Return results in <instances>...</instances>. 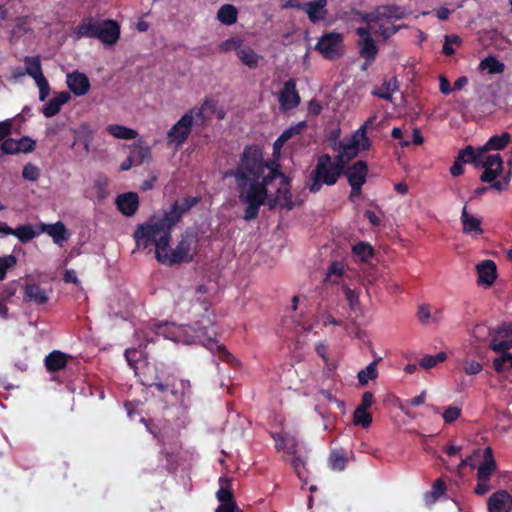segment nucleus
Instances as JSON below:
<instances>
[{"instance_id": "64", "label": "nucleus", "mask_w": 512, "mask_h": 512, "mask_svg": "<svg viewBox=\"0 0 512 512\" xmlns=\"http://www.w3.org/2000/svg\"><path fill=\"white\" fill-rule=\"evenodd\" d=\"M501 172H502V170L484 168V171L482 172V174L480 176V180L482 182L492 184L494 182V180L500 175Z\"/></svg>"}, {"instance_id": "60", "label": "nucleus", "mask_w": 512, "mask_h": 512, "mask_svg": "<svg viewBox=\"0 0 512 512\" xmlns=\"http://www.w3.org/2000/svg\"><path fill=\"white\" fill-rule=\"evenodd\" d=\"M22 176L26 180L36 181V180H38V178L40 176V172H39L38 167H36L35 165H33L31 163H28L23 167Z\"/></svg>"}, {"instance_id": "4", "label": "nucleus", "mask_w": 512, "mask_h": 512, "mask_svg": "<svg viewBox=\"0 0 512 512\" xmlns=\"http://www.w3.org/2000/svg\"><path fill=\"white\" fill-rule=\"evenodd\" d=\"M174 325L169 323H154L146 329H139L135 332V336L140 340L138 348L126 349L124 356L128 365L136 370L137 363L145 356V349L149 343H154L162 336L164 339L179 340V334L176 333Z\"/></svg>"}, {"instance_id": "45", "label": "nucleus", "mask_w": 512, "mask_h": 512, "mask_svg": "<svg viewBox=\"0 0 512 512\" xmlns=\"http://www.w3.org/2000/svg\"><path fill=\"white\" fill-rule=\"evenodd\" d=\"M142 384L147 387H155L157 391L161 393L167 391L174 393L171 389V386L168 383H163L158 375H155L154 377H148L147 375H144Z\"/></svg>"}, {"instance_id": "44", "label": "nucleus", "mask_w": 512, "mask_h": 512, "mask_svg": "<svg viewBox=\"0 0 512 512\" xmlns=\"http://www.w3.org/2000/svg\"><path fill=\"white\" fill-rule=\"evenodd\" d=\"M447 359L445 352H439L436 355H425L419 361V366L423 369H431L437 366L438 363L444 362Z\"/></svg>"}, {"instance_id": "25", "label": "nucleus", "mask_w": 512, "mask_h": 512, "mask_svg": "<svg viewBox=\"0 0 512 512\" xmlns=\"http://www.w3.org/2000/svg\"><path fill=\"white\" fill-rule=\"evenodd\" d=\"M347 452L343 448L332 449L328 457V466L332 471L342 472L348 463Z\"/></svg>"}, {"instance_id": "36", "label": "nucleus", "mask_w": 512, "mask_h": 512, "mask_svg": "<svg viewBox=\"0 0 512 512\" xmlns=\"http://www.w3.org/2000/svg\"><path fill=\"white\" fill-rule=\"evenodd\" d=\"M479 70L487 71L489 74H501L504 72L505 65L495 56H487L479 63Z\"/></svg>"}, {"instance_id": "58", "label": "nucleus", "mask_w": 512, "mask_h": 512, "mask_svg": "<svg viewBox=\"0 0 512 512\" xmlns=\"http://www.w3.org/2000/svg\"><path fill=\"white\" fill-rule=\"evenodd\" d=\"M34 81L39 89V100L45 101L50 93L48 80L45 78V76H42Z\"/></svg>"}, {"instance_id": "53", "label": "nucleus", "mask_w": 512, "mask_h": 512, "mask_svg": "<svg viewBox=\"0 0 512 512\" xmlns=\"http://www.w3.org/2000/svg\"><path fill=\"white\" fill-rule=\"evenodd\" d=\"M19 153H31L36 147V142L29 136H23L17 140Z\"/></svg>"}, {"instance_id": "12", "label": "nucleus", "mask_w": 512, "mask_h": 512, "mask_svg": "<svg viewBox=\"0 0 512 512\" xmlns=\"http://www.w3.org/2000/svg\"><path fill=\"white\" fill-rule=\"evenodd\" d=\"M489 348L494 352L509 350L512 348V324L503 323L500 325L490 341Z\"/></svg>"}, {"instance_id": "9", "label": "nucleus", "mask_w": 512, "mask_h": 512, "mask_svg": "<svg viewBox=\"0 0 512 512\" xmlns=\"http://www.w3.org/2000/svg\"><path fill=\"white\" fill-rule=\"evenodd\" d=\"M406 11L398 5H381L373 11L363 14L362 20L366 23H378L381 21L401 20L405 18Z\"/></svg>"}, {"instance_id": "48", "label": "nucleus", "mask_w": 512, "mask_h": 512, "mask_svg": "<svg viewBox=\"0 0 512 512\" xmlns=\"http://www.w3.org/2000/svg\"><path fill=\"white\" fill-rule=\"evenodd\" d=\"M17 263V258L10 254L0 257V281L6 278L7 270L12 268Z\"/></svg>"}, {"instance_id": "42", "label": "nucleus", "mask_w": 512, "mask_h": 512, "mask_svg": "<svg viewBox=\"0 0 512 512\" xmlns=\"http://www.w3.org/2000/svg\"><path fill=\"white\" fill-rule=\"evenodd\" d=\"M12 235L16 236L20 242L27 243L37 236V232L32 225L26 224L13 229Z\"/></svg>"}, {"instance_id": "15", "label": "nucleus", "mask_w": 512, "mask_h": 512, "mask_svg": "<svg viewBox=\"0 0 512 512\" xmlns=\"http://www.w3.org/2000/svg\"><path fill=\"white\" fill-rule=\"evenodd\" d=\"M489 512H510L512 510V495L506 490L493 493L487 501Z\"/></svg>"}, {"instance_id": "37", "label": "nucleus", "mask_w": 512, "mask_h": 512, "mask_svg": "<svg viewBox=\"0 0 512 512\" xmlns=\"http://www.w3.org/2000/svg\"><path fill=\"white\" fill-rule=\"evenodd\" d=\"M221 487L217 491L216 496L220 504H236L232 490L228 487L230 480L228 478H220Z\"/></svg>"}, {"instance_id": "34", "label": "nucleus", "mask_w": 512, "mask_h": 512, "mask_svg": "<svg viewBox=\"0 0 512 512\" xmlns=\"http://www.w3.org/2000/svg\"><path fill=\"white\" fill-rule=\"evenodd\" d=\"M237 9L231 4L222 5L217 12V19L224 25L230 26L237 22Z\"/></svg>"}, {"instance_id": "10", "label": "nucleus", "mask_w": 512, "mask_h": 512, "mask_svg": "<svg viewBox=\"0 0 512 512\" xmlns=\"http://www.w3.org/2000/svg\"><path fill=\"white\" fill-rule=\"evenodd\" d=\"M192 130V121L190 114H184L167 132L168 144H174L181 147L188 139Z\"/></svg>"}, {"instance_id": "54", "label": "nucleus", "mask_w": 512, "mask_h": 512, "mask_svg": "<svg viewBox=\"0 0 512 512\" xmlns=\"http://www.w3.org/2000/svg\"><path fill=\"white\" fill-rule=\"evenodd\" d=\"M482 168H491L502 170L503 169V160L500 154L489 155L486 157L484 164H482Z\"/></svg>"}, {"instance_id": "46", "label": "nucleus", "mask_w": 512, "mask_h": 512, "mask_svg": "<svg viewBox=\"0 0 512 512\" xmlns=\"http://www.w3.org/2000/svg\"><path fill=\"white\" fill-rule=\"evenodd\" d=\"M353 422L355 425L368 428L372 423V415L367 411V409L357 407L353 414Z\"/></svg>"}, {"instance_id": "21", "label": "nucleus", "mask_w": 512, "mask_h": 512, "mask_svg": "<svg viewBox=\"0 0 512 512\" xmlns=\"http://www.w3.org/2000/svg\"><path fill=\"white\" fill-rule=\"evenodd\" d=\"M71 358L70 355L60 351L53 350L50 352L44 360L46 370L49 373H55L66 368L68 360Z\"/></svg>"}, {"instance_id": "63", "label": "nucleus", "mask_w": 512, "mask_h": 512, "mask_svg": "<svg viewBox=\"0 0 512 512\" xmlns=\"http://www.w3.org/2000/svg\"><path fill=\"white\" fill-rule=\"evenodd\" d=\"M161 455H163L166 459V469L169 473H172L177 470L178 463L175 458V454L173 452H169L167 450H161Z\"/></svg>"}, {"instance_id": "43", "label": "nucleus", "mask_w": 512, "mask_h": 512, "mask_svg": "<svg viewBox=\"0 0 512 512\" xmlns=\"http://www.w3.org/2000/svg\"><path fill=\"white\" fill-rule=\"evenodd\" d=\"M377 363L375 360L371 362L365 369L358 372V381L361 385H366L369 380H374L378 376Z\"/></svg>"}, {"instance_id": "27", "label": "nucleus", "mask_w": 512, "mask_h": 512, "mask_svg": "<svg viewBox=\"0 0 512 512\" xmlns=\"http://www.w3.org/2000/svg\"><path fill=\"white\" fill-rule=\"evenodd\" d=\"M24 298L27 301L43 305L48 301V295L44 289L37 284H27L24 288Z\"/></svg>"}, {"instance_id": "49", "label": "nucleus", "mask_w": 512, "mask_h": 512, "mask_svg": "<svg viewBox=\"0 0 512 512\" xmlns=\"http://www.w3.org/2000/svg\"><path fill=\"white\" fill-rule=\"evenodd\" d=\"M0 150L3 154H6V155L19 154L17 140L13 139V138L6 137L0 144Z\"/></svg>"}, {"instance_id": "41", "label": "nucleus", "mask_w": 512, "mask_h": 512, "mask_svg": "<svg viewBox=\"0 0 512 512\" xmlns=\"http://www.w3.org/2000/svg\"><path fill=\"white\" fill-rule=\"evenodd\" d=\"M386 22L387 21H381V22H378V23H372L373 24L372 28L374 29V33L377 34V35L382 36L384 40H387L390 37H392L401 28V26L386 25Z\"/></svg>"}, {"instance_id": "29", "label": "nucleus", "mask_w": 512, "mask_h": 512, "mask_svg": "<svg viewBox=\"0 0 512 512\" xmlns=\"http://www.w3.org/2000/svg\"><path fill=\"white\" fill-rule=\"evenodd\" d=\"M130 156L135 163V166L142 165L152 159V152L149 146H141L135 143L131 146Z\"/></svg>"}, {"instance_id": "3", "label": "nucleus", "mask_w": 512, "mask_h": 512, "mask_svg": "<svg viewBox=\"0 0 512 512\" xmlns=\"http://www.w3.org/2000/svg\"><path fill=\"white\" fill-rule=\"evenodd\" d=\"M170 241L171 239H168L166 245H162L158 240L152 242V245L155 246V257L159 263L173 266L193 261L199 241L195 230L189 228L182 233L181 239L174 249L170 248Z\"/></svg>"}, {"instance_id": "26", "label": "nucleus", "mask_w": 512, "mask_h": 512, "mask_svg": "<svg viewBox=\"0 0 512 512\" xmlns=\"http://www.w3.org/2000/svg\"><path fill=\"white\" fill-rule=\"evenodd\" d=\"M284 179L278 178L280 180V187L277 189V196H279L280 200H283L281 203V207L286 210H292L295 207V202L292 200V193L290 191V179L284 174Z\"/></svg>"}, {"instance_id": "5", "label": "nucleus", "mask_w": 512, "mask_h": 512, "mask_svg": "<svg viewBox=\"0 0 512 512\" xmlns=\"http://www.w3.org/2000/svg\"><path fill=\"white\" fill-rule=\"evenodd\" d=\"M340 177L338 167L332 166L331 155L325 153L317 158L316 164L307 178L306 188L310 193L316 194L324 185H335Z\"/></svg>"}, {"instance_id": "30", "label": "nucleus", "mask_w": 512, "mask_h": 512, "mask_svg": "<svg viewBox=\"0 0 512 512\" xmlns=\"http://www.w3.org/2000/svg\"><path fill=\"white\" fill-rule=\"evenodd\" d=\"M338 150L346 157V161H351L355 158L360 150V141L357 135L353 136L348 142L340 141Z\"/></svg>"}, {"instance_id": "50", "label": "nucleus", "mask_w": 512, "mask_h": 512, "mask_svg": "<svg viewBox=\"0 0 512 512\" xmlns=\"http://www.w3.org/2000/svg\"><path fill=\"white\" fill-rule=\"evenodd\" d=\"M306 126V121H300L297 124L289 127L288 129H285L280 136L283 139H285V142H287L293 136L301 134V132L306 128Z\"/></svg>"}, {"instance_id": "24", "label": "nucleus", "mask_w": 512, "mask_h": 512, "mask_svg": "<svg viewBox=\"0 0 512 512\" xmlns=\"http://www.w3.org/2000/svg\"><path fill=\"white\" fill-rule=\"evenodd\" d=\"M41 231L52 237L53 242L59 246L69 239V233L65 225L58 221L54 224H41Z\"/></svg>"}, {"instance_id": "18", "label": "nucleus", "mask_w": 512, "mask_h": 512, "mask_svg": "<svg viewBox=\"0 0 512 512\" xmlns=\"http://www.w3.org/2000/svg\"><path fill=\"white\" fill-rule=\"evenodd\" d=\"M118 210L125 216H133L139 207V198L137 193L128 192L120 194L116 198Z\"/></svg>"}, {"instance_id": "28", "label": "nucleus", "mask_w": 512, "mask_h": 512, "mask_svg": "<svg viewBox=\"0 0 512 512\" xmlns=\"http://www.w3.org/2000/svg\"><path fill=\"white\" fill-rule=\"evenodd\" d=\"M359 54L367 63L375 60L378 53V47L372 37H366L359 42Z\"/></svg>"}, {"instance_id": "6", "label": "nucleus", "mask_w": 512, "mask_h": 512, "mask_svg": "<svg viewBox=\"0 0 512 512\" xmlns=\"http://www.w3.org/2000/svg\"><path fill=\"white\" fill-rule=\"evenodd\" d=\"M315 50L327 60L339 59L345 52L344 37L338 32H326L318 39Z\"/></svg>"}, {"instance_id": "38", "label": "nucleus", "mask_w": 512, "mask_h": 512, "mask_svg": "<svg viewBox=\"0 0 512 512\" xmlns=\"http://www.w3.org/2000/svg\"><path fill=\"white\" fill-rule=\"evenodd\" d=\"M237 56L244 65L248 66L251 69H254L258 66L260 56L249 47L241 48L240 50H238Z\"/></svg>"}, {"instance_id": "17", "label": "nucleus", "mask_w": 512, "mask_h": 512, "mask_svg": "<svg viewBox=\"0 0 512 512\" xmlns=\"http://www.w3.org/2000/svg\"><path fill=\"white\" fill-rule=\"evenodd\" d=\"M66 83L68 88L76 96H83L88 93L90 89V82L84 73L74 71L67 75Z\"/></svg>"}, {"instance_id": "22", "label": "nucleus", "mask_w": 512, "mask_h": 512, "mask_svg": "<svg viewBox=\"0 0 512 512\" xmlns=\"http://www.w3.org/2000/svg\"><path fill=\"white\" fill-rule=\"evenodd\" d=\"M71 96L67 91H61L55 93L54 97L51 98L42 108V113L45 117L51 118L57 115L61 107L70 100Z\"/></svg>"}, {"instance_id": "23", "label": "nucleus", "mask_w": 512, "mask_h": 512, "mask_svg": "<svg viewBox=\"0 0 512 512\" xmlns=\"http://www.w3.org/2000/svg\"><path fill=\"white\" fill-rule=\"evenodd\" d=\"M478 284L492 285L497 278V267L494 261L484 260L476 267Z\"/></svg>"}, {"instance_id": "55", "label": "nucleus", "mask_w": 512, "mask_h": 512, "mask_svg": "<svg viewBox=\"0 0 512 512\" xmlns=\"http://www.w3.org/2000/svg\"><path fill=\"white\" fill-rule=\"evenodd\" d=\"M445 491H446L445 482L441 479H437L432 486V491L426 495V498L431 497L432 502H433L436 499H438L441 495H443L445 493Z\"/></svg>"}, {"instance_id": "32", "label": "nucleus", "mask_w": 512, "mask_h": 512, "mask_svg": "<svg viewBox=\"0 0 512 512\" xmlns=\"http://www.w3.org/2000/svg\"><path fill=\"white\" fill-rule=\"evenodd\" d=\"M511 141V135L503 132L501 135H494L482 146V151L502 150Z\"/></svg>"}, {"instance_id": "33", "label": "nucleus", "mask_w": 512, "mask_h": 512, "mask_svg": "<svg viewBox=\"0 0 512 512\" xmlns=\"http://www.w3.org/2000/svg\"><path fill=\"white\" fill-rule=\"evenodd\" d=\"M212 104L209 99H205L200 107H194L187 111L185 114H190L192 126H204L207 122L208 117L205 114V109L211 107Z\"/></svg>"}, {"instance_id": "47", "label": "nucleus", "mask_w": 512, "mask_h": 512, "mask_svg": "<svg viewBox=\"0 0 512 512\" xmlns=\"http://www.w3.org/2000/svg\"><path fill=\"white\" fill-rule=\"evenodd\" d=\"M461 43H462V39L458 35H456V34L445 35L444 44H443V48H442L443 54L446 56L453 55L455 53L453 45L460 46Z\"/></svg>"}, {"instance_id": "61", "label": "nucleus", "mask_w": 512, "mask_h": 512, "mask_svg": "<svg viewBox=\"0 0 512 512\" xmlns=\"http://www.w3.org/2000/svg\"><path fill=\"white\" fill-rule=\"evenodd\" d=\"M481 457V450L475 449L473 453L466 458L462 459L459 468L469 466L471 469L476 468V461Z\"/></svg>"}, {"instance_id": "56", "label": "nucleus", "mask_w": 512, "mask_h": 512, "mask_svg": "<svg viewBox=\"0 0 512 512\" xmlns=\"http://www.w3.org/2000/svg\"><path fill=\"white\" fill-rule=\"evenodd\" d=\"M200 201H201V198L198 196L197 197H193V196L185 197L181 203L178 202L179 211L183 215L184 213L190 211L198 203H200Z\"/></svg>"}, {"instance_id": "39", "label": "nucleus", "mask_w": 512, "mask_h": 512, "mask_svg": "<svg viewBox=\"0 0 512 512\" xmlns=\"http://www.w3.org/2000/svg\"><path fill=\"white\" fill-rule=\"evenodd\" d=\"M353 255L361 262H367L374 254L372 246L366 242H358L352 247Z\"/></svg>"}, {"instance_id": "57", "label": "nucleus", "mask_w": 512, "mask_h": 512, "mask_svg": "<svg viewBox=\"0 0 512 512\" xmlns=\"http://www.w3.org/2000/svg\"><path fill=\"white\" fill-rule=\"evenodd\" d=\"M344 263L342 261H333L328 267L326 280L332 276H336L338 278L342 277L344 274Z\"/></svg>"}, {"instance_id": "35", "label": "nucleus", "mask_w": 512, "mask_h": 512, "mask_svg": "<svg viewBox=\"0 0 512 512\" xmlns=\"http://www.w3.org/2000/svg\"><path fill=\"white\" fill-rule=\"evenodd\" d=\"M24 64L26 73L34 80L44 76L39 56H26Z\"/></svg>"}, {"instance_id": "31", "label": "nucleus", "mask_w": 512, "mask_h": 512, "mask_svg": "<svg viewBox=\"0 0 512 512\" xmlns=\"http://www.w3.org/2000/svg\"><path fill=\"white\" fill-rule=\"evenodd\" d=\"M106 131L117 139L132 140L138 136L136 130L119 124L108 125Z\"/></svg>"}, {"instance_id": "52", "label": "nucleus", "mask_w": 512, "mask_h": 512, "mask_svg": "<svg viewBox=\"0 0 512 512\" xmlns=\"http://www.w3.org/2000/svg\"><path fill=\"white\" fill-rule=\"evenodd\" d=\"M461 416V408L457 406H448L442 413V418L446 424L455 422Z\"/></svg>"}, {"instance_id": "19", "label": "nucleus", "mask_w": 512, "mask_h": 512, "mask_svg": "<svg viewBox=\"0 0 512 512\" xmlns=\"http://www.w3.org/2000/svg\"><path fill=\"white\" fill-rule=\"evenodd\" d=\"M327 2L328 0H312L303 3V11L306 12L310 22L315 24L325 19Z\"/></svg>"}, {"instance_id": "51", "label": "nucleus", "mask_w": 512, "mask_h": 512, "mask_svg": "<svg viewBox=\"0 0 512 512\" xmlns=\"http://www.w3.org/2000/svg\"><path fill=\"white\" fill-rule=\"evenodd\" d=\"M241 46H242V39L241 38H239V37H231V38L223 41L219 45V49L222 52H229V51H232V50H236L238 52V50L241 49Z\"/></svg>"}, {"instance_id": "62", "label": "nucleus", "mask_w": 512, "mask_h": 512, "mask_svg": "<svg viewBox=\"0 0 512 512\" xmlns=\"http://www.w3.org/2000/svg\"><path fill=\"white\" fill-rule=\"evenodd\" d=\"M482 364L475 360H466L463 364V371L467 375H476L482 371Z\"/></svg>"}, {"instance_id": "8", "label": "nucleus", "mask_w": 512, "mask_h": 512, "mask_svg": "<svg viewBox=\"0 0 512 512\" xmlns=\"http://www.w3.org/2000/svg\"><path fill=\"white\" fill-rule=\"evenodd\" d=\"M189 331L195 333V335L191 336V339L187 340V343H204L207 341L208 343L213 344L214 338L217 335L215 323L208 314L202 315L193 326H187L184 329L185 333H188Z\"/></svg>"}, {"instance_id": "59", "label": "nucleus", "mask_w": 512, "mask_h": 512, "mask_svg": "<svg viewBox=\"0 0 512 512\" xmlns=\"http://www.w3.org/2000/svg\"><path fill=\"white\" fill-rule=\"evenodd\" d=\"M456 158L464 164H471V162L475 160V150L472 146L468 145L458 152Z\"/></svg>"}, {"instance_id": "40", "label": "nucleus", "mask_w": 512, "mask_h": 512, "mask_svg": "<svg viewBox=\"0 0 512 512\" xmlns=\"http://www.w3.org/2000/svg\"><path fill=\"white\" fill-rule=\"evenodd\" d=\"M509 350L500 351V357H497L493 360V367L496 372L502 373L506 370H512V354L508 352Z\"/></svg>"}, {"instance_id": "7", "label": "nucleus", "mask_w": 512, "mask_h": 512, "mask_svg": "<svg viewBox=\"0 0 512 512\" xmlns=\"http://www.w3.org/2000/svg\"><path fill=\"white\" fill-rule=\"evenodd\" d=\"M482 457L483 461L477 468V484L474 488V493L477 495H485L489 492L491 476L497 470V463L491 447H486L483 450Z\"/></svg>"}, {"instance_id": "13", "label": "nucleus", "mask_w": 512, "mask_h": 512, "mask_svg": "<svg viewBox=\"0 0 512 512\" xmlns=\"http://www.w3.org/2000/svg\"><path fill=\"white\" fill-rule=\"evenodd\" d=\"M120 38V25L115 20H104L100 22L97 39L106 45L117 43Z\"/></svg>"}, {"instance_id": "11", "label": "nucleus", "mask_w": 512, "mask_h": 512, "mask_svg": "<svg viewBox=\"0 0 512 512\" xmlns=\"http://www.w3.org/2000/svg\"><path fill=\"white\" fill-rule=\"evenodd\" d=\"M301 98L296 90V81L291 78L287 80L279 93V105L283 112L292 110L300 104Z\"/></svg>"}, {"instance_id": "1", "label": "nucleus", "mask_w": 512, "mask_h": 512, "mask_svg": "<svg viewBox=\"0 0 512 512\" xmlns=\"http://www.w3.org/2000/svg\"><path fill=\"white\" fill-rule=\"evenodd\" d=\"M234 177L239 199L246 204L243 218L246 221L258 217L260 207L267 199V186L284 178L280 164L276 161H265L262 148L257 144L245 146L237 166L227 173Z\"/></svg>"}, {"instance_id": "20", "label": "nucleus", "mask_w": 512, "mask_h": 512, "mask_svg": "<svg viewBox=\"0 0 512 512\" xmlns=\"http://www.w3.org/2000/svg\"><path fill=\"white\" fill-rule=\"evenodd\" d=\"M100 21L93 17L84 18L81 23L73 29L75 39L96 38L98 35Z\"/></svg>"}, {"instance_id": "16", "label": "nucleus", "mask_w": 512, "mask_h": 512, "mask_svg": "<svg viewBox=\"0 0 512 512\" xmlns=\"http://www.w3.org/2000/svg\"><path fill=\"white\" fill-rule=\"evenodd\" d=\"M460 220L464 234L470 235L472 237H478L484 232L481 227V218L470 214L467 211L466 205H464L462 209Z\"/></svg>"}, {"instance_id": "14", "label": "nucleus", "mask_w": 512, "mask_h": 512, "mask_svg": "<svg viewBox=\"0 0 512 512\" xmlns=\"http://www.w3.org/2000/svg\"><path fill=\"white\" fill-rule=\"evenodd\" d=\"M368 172L369 169L367 162L364 160H358L348 166L343 175L347 177L349 185L363 186L367 181Z\"/></svg>"}, {"instance_id": "2", "label": "nucleus", "mask_w": 512, "mask_h": 512, "mask_svg": "<svg viewBox=\"0 0 512 512\" xmlns=\"http://www.w3.org/2000/svg\"><path fill=\"white\" fill-rule=\"evenodd\" d=\"M182 216L178 208V201H176L168 211L164 212L162 218L139 225L134 232L137 247L145 249L156 240L160 241L162 245H166L167 240L171 239L173 227L180 222Z\"/></svg>"}]
</instances>
